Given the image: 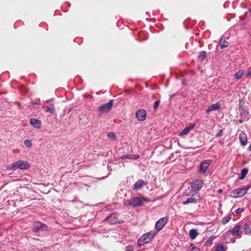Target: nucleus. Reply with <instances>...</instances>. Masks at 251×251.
<instances>
[{"mask_svg":"<svg viewBox=\"0 0 251 251\" xmlns=\"http://www.w3.org/2000/svg\"><path fill=\"white\" fill-rule=\"evenodd\" d=\"M139 158V155L127 154L123 155L121 158L122 159H136Z\"/></svg>","mask_w":251,"mask_h":251,"instance_id":"obj_18","label":"nucleus"},{"mask_svg":"<svg viewBox=\"0 0 251 251\" xmlns=\"http://www.w3.org/2000/svg\"><path fill=\"white\" fill-rule=\"evenodd\" d=\"M222 191H222V189H219V190H218V192L219 193H222Z\"/></svg>","mask_w":251,"mask_h":251,"instance_id":"obj_39","label":"nucleus"},{"mask_svg":"<svg viewBox=\"0 0 251 251\" xmlns=\"http://www.w3.org/2000/svg\"><path fill=\"white\" fill-rule=\"evenodd\" d=\"M248 150L249 151H251V144L250 145V146H249L248 148Z\"/></svg>","mask_w":251,"mask_h":251,"instance_id":"obj_38","label":"nucleus"},{"mask_svg":"<svg viewBox=\"0 0 251 251\" xmlns=\"http://www.w3.org/2000/svg\"><path fill=\"white\" fill-rule=\"evenodd\" d=\"M241 226L240 225H236L232 229L229 230L228 231L232 235L237 236L240 238L241 237Z\"/></svg>","mask_w":251,"mask_h":251,"instance_id":"obj_12","label":"nucleus"},{"mask_svg":"<svg viewBox=\"0 0 251 251\" xmlns=\"http://www.w3.org/2000/svg\"><path fill=\"white\" fill-rule=\"evenodd\" d=\"M203 182L202 180L196 179L191 183L192 190L194 191H199L203 186Z\"/></svg>","mask_w":251,"mask_h":251,"instance_id":"obj_8","label":"nucleus"},{"mask_svg":"<svg viewBox=\"0 0 251 251\" xmlns=\"http://www.w3.org/2000/svg\"><path fill=\"white\" fill-rule=\"evenodd\" d=\"M250 185L245 186L243 188H239L233 190L231 192V197L234 198L242 197L247 193V191L250 189Z\"/></svg>","mask_w":251,"mask_h":251,"instance_id":"obj_3","label":"nucleus"},{"mask_svg":"<svg viewBox=\"0 0 251 251\" xmlns=\"http://www.w3.org/2000/svg\"><path fill=\"white\" fill-rule=\"evenodd\" d=\"M29 168V164L22 160H18L12 163V164L7 167L9 170H15L17 169L21 170H26Z\"/></svg>","mask_w":251,"mask_h":251,"instance_id":"obj_1","label":"nucleus"},{"mask_svg":"<svg viewBox=\"0 0 251 251\" xmlns=\"http://www.w3.org/2000/svg\"><path fill=\"white\" fill-rule=\"evenodd\" d=\"M191 251H200V249L198 247H193L192 248Z\"/></svg>","mask_w":251,"mask_h":251,"instance_id":"obj_34","label":"nucleus"},{"mask_svg":"<svg viewBox=\"0 0 251 251\" xmlns=\"http://www.w3.org/2000/svg\"><path fill=\"white\" fill-rule=\"evenodd\" d=\"M235 241H236L235 238H232L230 239V241L232 243H234L235 242Z\"/></svg>","mask_w":251,"mask_h":251,"instance_id":"obj_37","label":"nucleus"},{"mask_svg":"<svg viewBox=\"0 0 251 251\" xmlns=\"http://www.w3.org/2000/svg\"><path fill=\"white\" fill-rule=\"evenodd\" d=\"M108 137L111 140L115 139V135L113 132H109L107 135Z\"/></svg>","mask_w":251,"mask_h":251,"instance_id":"obj_30","label":"nucleus"},{"mask_svg":"<svg viewBox=\"0 0 251 251\" xmlns=\"http://www.w3.org/2000/svg\"><path fill=\"white\" fill-rule=\"evenodd\" d=\"M223 134V131L222 130H220L219 132L216 134V137H219L222 136Z\"/></svg>","mask_w":251,"mask_h":251,"instance_id":"obj_33","label":"nucleus"},{"mask_svg":"<svg viewBox=\"0 0 251 251\" xmlns=\"http://www.w3.org/2000/svg\"><path fill=\"white\" fill-rule=\"evenodd\" d=\"M106 221H108L110 223L112 224H115L117 223H120V221L118 218L117 215L116 214L112 213L106 217Z\"/></svg>","mask_w":251,"mask_h":251,"instance_id":"obj_10","label":"nucleus"},{"mask_svg":"<svg viewBox=\"0 0 251 251\" xmlns=\"http://www.w3.org/2000/svg\"><path fill=\"white\" fill-rule=\"evenodd\" d=\"M250 12H251V10H250Z\"/></svg>","mask_w":251,"mask_h":251,"instance_id":"obj_41","label":"nucleus"},{"mask_svg":"<svg viewBox=\"0 0 251 251\" xmlns=\"http://www.w3.org/2000/svg\"><path fill=\"white\" fill-rule=\"evenodd\" d=\"M55 109V107L53 104H50L47 107L46 111L50 112L51 113H53Z\"/></svg>","mask_w":251,"mask_h":251,"instance_id":"obj_28","label":"nucleus"},{"mask_svg":"<svg viewBox=\"0 0 251 251\" xmlns=\"http://www.w3.org/2000/svg\"><path fill=\"white\" fill-rule=\"evenodd\" d=\"M170 98H173V96H171Z\"/></svg>","mask_w":251,"mask_h":251,"instance_id":"obj_40","label":"nucleus"},{"mask_svg":"<svg viewBox=\"0 0 251 251\" xmlns=\"http://www.w3.org/2000/svg\"><path fill=\"white\" fill-rule=\"evenodd\" d=\"M248 173V169L247 168H244L241 170V176H240V179H243L246 177V175Z\"/></svg>","mask_w":251,"mask_h":251,"instance_id":"obj_21","label":"nucleus"},{"mask_svg":"<svg viewBox=\"0 0 251 251\" xmlns=\"http://www.w3.org/2000/svg\"><path fill=\"white\" fill-rule=\"evenodd\" d=\"M154 231H151L143 235L138 240V245L141 246L145 243H149L156 235Z\"/></svg>","mask_w":251,"mask_h":251,"instance_id":"obj_2","label":"nucleus"},{"mask_svg":"<svg viewBox=\"0 0 251 251\" xmlns=\"http://www.w3.org/2000/svg\"><path fill=\"white\" fill-rule=\"evenodd\" d=\"M198 233L196 229H192L189 231V236L192 239H194L197 236Z\"/></svg>","mask_w":251,"mask_h":251,"instance_id":"obj_20","label":"nucleus"},{"mask_svg":"<svg viewBox=\"0 0 251 251\" xmlns=\"http://www.w3.org/2000/svg\"><path fill=\"white\" fill-rule=\"evenodd\" d=\"M147 201H148L144 197H136L132 199L130 201L129 204L133 207L140 206Z\"/></svg>","mask_w":251,"mask_h":251,"instance_id":"obj_4","label":"nucleus"},{"mask_svg":"<svg viewBox=\"0 0 251 251\" xmlns=\"http://www.w3.org/2000/svg\"><path fill=\"white\" fill-rule=\"evenodd\" d=\"M206 56V52L204 51H201L199 53L198 58L199 59L202 61Z\"/></svg>","mask_w":251,"mask_h":251,"instance_id":"obj_24","label":"nucleus"},{"mask_svg":"<svg viewBox=\"0 0 251 251\" xmlns=\"http://www.w3.org/2000/svg\"><path fill=\"white\" fill-rule=\"evenodd\" d=\"M133 249L131 246H128L126 247V251H132Z\"/></svg>","mask_w":251,"mask_h":251,"instance_id":"obj_36","label":"nucleus"},{"mask_svg":"<svg viewBox=\"0 0 251 251\" xmlns=\"http://www.w3.org/2000/svg\"><path fill=\"white\" fill-rule=\"evenodd\" d=\"M160 103V101L159 100H156L154 102V104H153V109L154 110H156L157 109Z\"/></svg>","mask_w":251,"mask_h":251,"instance_id":"obj_31","label":"nucleus"},{"mask_svg":"<svg viewBox=\"0 0 251 251\" xmlns=\"http://www.w3.org/2000/svg\"><path fill=\"white\" fill-rule=\"evenodd\" d=\"M200 200L201 199L200 195L197 194H193L190 198H188L186 201H183L182 202V204L183 205H186L191 203H196L200 201Z\"/></svg>","mask_w":251,"mask_h":251,"instance_id":"obj_7","label":"nucleus"},{"mask_svg":"<svg viewBox=\"0 0 251 251\" xmlns=\"http://www.w3.org/2000/svg\"><path fill=\"white\" fill-rule=\"evenodd\" d=\"M221 107L220 104L218 103L212 104L211 105L209 106L206 110V113H209L212 111H216L220 109Z\"/></svg>","mask_w":251,"mask_h":251,"instance_id":"obj_15","label":"nucleus"},{"mask_svg":"<svg viewBox=\"0 0 251 251\" xmlns=\"http://www.w3.org/2000/svg\"><path fill=\"white\" fill-rule=\"evenodd\" d=\"M47 226L40 222H36L33 225V230L34 232H38L39 231H46L47 230Z\"/></svg>","mask_w":251,"mask_h":251,"instance_id":"obj_9","label":"nucleus"},{"mask_svg":"<svg viewBox=\"0 0 251 251\" xmlns=\"http://www.w3.org/2000/svg\"><path fill=\"white\" fill-rule=\"evenodd\" d=\"M243 211V209L242 208H238L236 210V213L239 214L242 212Z\"/></svg>","mask_w":251,"mask_h":251,"instance_id":"obj_35","label":"nucleus"},{"mask_svg":"<svg viewBox=\"0 0 251 251\" xmlns=\"http://www.w3.org/2000/svg\"><path fill=\"white\" fill-rule=\"evenodd\" d=\"M230 219H231L230 215L226 216L222 219V223L223 224H226L230 220Z\"/></svg>","mask_w":251,"mask_h":251,"instance_id":"obj_26","label":"nucleus"},{"mask_svg":"<svg viewBox=\"0 0 251 251\" xmlns=\"http://www.w3.org/2000/svg\"><path fill=\"white\" fill-rule=\"evenodd\" d=\"M168 221L167 217H163L159 219L155 224V229L157 232L161 230Z\"/></svg>","mask_w":251,"mask_h":251,"instance_id":"obj_6","label":"nucleus"},{"mask_svg":"<svg viewBox=\"0 0 251 251\" xmlns=\"http://www.w3.org/2000/svg\"><path fill=\"white\" fill-rule=\"evenodd\" d=\"M24 144L28 148H30L31 147V143L29 140L26 139L24 141Z\"/></svg>","mask_w":251,"mask_h":251,"instance_id":"obj_29","label":"nucleus"},{"mask_svg":"<svg viewBox=\"0 0 251 251\" xmlns=\"http://www.w3.org/2000/svg\"><path fill=\"white\" fill-rule=\"evenodd\" d=\"M246 75L247 77L251 78V68L248 69Z\"/></svg>","mask_w":251,"mask_h":251,"instance_id":"obj_32","label":"nucleus"},{"mask_svg":"<svg viewBox=\"0 0 251 251\" xmlns=\"http://www.w3.org/2000/svg\"><path fill=\"white\" fill-rule=\"evenodd\" d=\"M243 229L246 234H251V227L246 223L243 226Z\"/></svg>","mask_w":251,"mask_h":251,"instance_id":"obj_19","label":"nucleus"},{"mask_svg":"<svg viewBox=\"0 0 251 251\" xmlns=\"http://www.w3.org/2000/svg\"><path fill=\"white\" fill-rule=\"evenodd\" d=\"M244 74L243 71L239 70L235 74V76L237 79H239L242 77Z\"/></svg>","mask_w":251,"mask_h":251,"instance_id":"obj_23","label":"nucleus"},{"mask_svg":"<svg viewBox=\"0 0 251 251\" xmlns=\"http://www.w3.org/2000/svg\"><path fill=\"white\" fill-rule=\"evenodd\" d=\"M211 163V161L210 160H206L202 162L201 164L200 172L204 173Z\"/></svg>","mask_w":251,"mask_h":251,"instance_id":"obj_13","label":"nucleus"},{"mask_svg":"<svg viewBox=\"0 0 251 251\" xmlns=\"http://www.w3.org/2000/svg\"><path fill=\"white\" fill-rule=\"evenodd\" d=\"M239 138L242 146H245L247 145L248 138L247 135L245 132H241L239 134Z\"/></svg>","mask_w":251,"mask_h":251,"instance_id":"obj_14","label":"nucleus"},{"mask_svg":"<svg viewBox=\"0 0 251 251\" xmlns=\"http://www.w3.org/2000/svg\"><path fill=\"white\" fill-rule=\"evenodd\" d=\"M113 104V100H111L107 103L103 104L98 108L99 115H101L103 113L108 112L111 108Z\"/></svg>","mask_w":251,"mask_h":251,"instance_id":"obj_5","label":"nucleus"},{"mask_svg":"<svg viewBox=\"0 0 251 251\" xmlns=\"http://www.w3.org/2000/svg\"><path fill=\"white\" fill-rule=\"evenodd\" d=\"M191 128V127H187L185 128L181 132L179 133V135L183 136L187 134L189 132Z\"/></svg>","mask_w":251,"mask_h":251,"instance_id":"obj_22","label":"nucleus"},{"mask_svg":"<svg viewBox=\"0 0 251 251\" xmlns=\"http://www.w3.org/2000/svg\"><path fill=\"white\" fill-rule=\"evenodd\" d=\"M220 45L222 49L228 47V43L225 40L221 39L220 41Z\"/></svg>","mask_w":251,"mask_h":251,"instance_id":"obj_27","label":"nucleus"},{"mask_svg":"<svg viewBox=\"0 0 251 251\" xmlns=\"http://www.w3.org/2000/svg\"><path fill=\"white\" fill-rule=\"evenodd\" d=\"M215 250L216 251H225L226 249L224 247V246L222 244H218L216 247Z\"/></svg>","mask_w":251,"mask_h":251,"instance_id":"obj_25","label":"nucleus"},{"mask_svg":"<svg viewBox=\"0 0 251 251\" xmlns=\"http://www.w3.org/2000/svg\"><path fill=\"white\" fill-rule=\"evenodd\" d=\"M145 185V182L142 179L137 180L133 186V189L135 190L141 189Z\"/></svg>","mask_w":251,"mask_h":251,"instance_id":"obj_17","label":"nucleus"},{"mask_svg":"<svg viewBox=\"0 0 251 251\" xmlns=\"http://www.w3.org/2000/svg\"><path fill=\"white\" fill-rule=\"evenodd\" d=\"M30 124L33 126L34 127L39 128L41 126V122L40 120L35 119L31 118L30 120Z\"/></svg>","mask_w":251,"mask_h":251,"instance_id":"obj_16","label":"nucleus"},{"mask_svg":"<svg viewBox=\"0 0 251 251\" xmlns=\"http://www.w3.org/2000/svg\"><path fill=\"white\" fill-rule=\"evenodd\" d=\"M147 113L144 109L138 110L136 112V117L139 121H144L146 120Z\"/></svg>","mask_w":251,"mask_h":251,"instance_id":"obj_11","label":"nucleus"}]
</instances>
